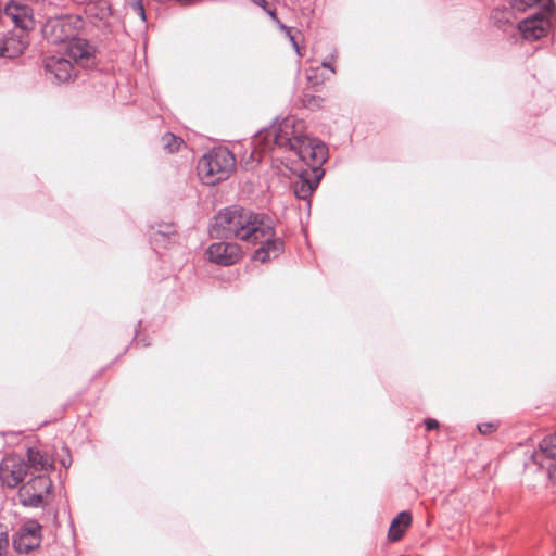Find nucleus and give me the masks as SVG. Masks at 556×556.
<instances>
[{"label":"nucleus","instance_id":"nucleus-1","mask_svg":"<svg viewBox=\"0 0 556 556\" xmlns=\"http://www.w3.org/2000/svg\"><path fill=\"white\" fill-rule=\"evenodd\" d=\"M213 231L217 237H235L261 244L253 255L261 263L276 258L283 249L282 241L275 237L273 219L249 208L230 206L222 210L214 218Z\"/></svg>","mask_w":556,"mask_h":556},{"label":"nucleus","instance_id":"nucleus-2","mask_svg":"<svg viewBox=\"0 0 556 556\" xmlns=\"http://www.w3.org/2000/svg\"><path fill=\"white\" fill-rule=\"evenodd\" d=\"M91 55L87 41L75 38L66 42L61 51L46 59L45 70L58 83H68L76 75V66L87 65Z\"/></svg>","mask_w":556,"mask_h":556},{"label":"nucleus","instance_id":"nucleus-3","mask_svg":"<svg viewBox=\"0 0 556 556\" xmlns=\"http://www.w3.org/2000/svg\"><path fill=\"white\" fill-rule=\"evenodd\" d=\"M305 135V124L302 119L286 117L270 129L260 131L254 143L256 152H266L275 146L291 150L298 139Z\"/></svg>","mask_w":556,"mask_h":556},{"label":"nucleus","instance_id":"nucleus-4","mask_svg":"<svg viewBox=\"0 0 556 556\" xmlns=\"http://www.w3.org/2000/svg\"><path fill=\"white\" fill-rule=\"evenodd\" d=\"M236 168V159L227 148H216L198 162V176L207 185H217L230 177Z\"/></svg>","mask_w":556,"mask_h":556},{"label":"nucleus","instance_id":"nucleus-5","mask_svg":"<svg viewBox=\"0 0 556 556\" xmlns=\"http://www.w3.org/2000/svg\"><path fill=\"white\" fill-rule=\"evenodd\" d=\"M52 481L47 473L38 475L28 480L18 491V497L24 506L42 507L49 503Z\"/></svg>","mask_w":556,"mask_h":556},{"label":"nucleus","instance_id":"nucleus-6","mask_svg":"<svg viewBox=\"0 0 556 556\" xmlns=\"http://www.w3.org/2000/svg\"><path fill=\"white\" fill-rule=\"evenodd\" d=\"M291 151H294L299 159L307 165L306 169H320V165L327 159L326 146L306 135L295 141Z\"/></svg>","mask_w":556,"mask_h":556},{"label":"nucleus","instance_id":"nucleus-7","mask_svg":"<svg viewBox=\"0 0 556 556\" xmlns=\"http://www.w3.org/2000/svg\"><path fill=\"white\" fill-rule=\"evenodd\" d=\"M525 466L545 468L548 478L556 481V433L542 440L539 451L531 453L530 460Z\"/></svg>","mask_w":556,"mask_h":556},{"label":"nucleus","instance_id":"nucleus-8","mask_svg":"<svg viewBox=\"0 0 556 556\" xmlns=\"http://www.w3.org/2000/svg\"><path fill=\"white\" fill-rule=\"evenodd\" d=\"M205 254L211 263L231 266L241 260L242 250L237 243L222 241L210 244Z\"/></svg>","mask_w":556,"mask_h":556},{"label":"nucleus","instance_id":"nucleus-9","mask_svg":"<svg viewBox=\"0 0 556 556\" xmlns=\"http://www.w3.org/2000/svg\"><path fill=\"white\" fill-rule=\"evenodd\" d=\"M27 465L17 455H9L0 465V479L9 488L17 486L26 476Z\"/></svg>","mask_w":556,"mask_h":556},{"label":"nucleus","instance_id":"nucleus-10","mask_svg":"<svg viewBox=\"0 0 556 556\" xmlns=\"http://www.w3.org/2000/svg\"><path fill=\"white\" fill-rule=\"evenodd\" d=\"M41 542V525L31 523V527H22L16 538L13 540V546L17 553H29L39 547Z\"/></svg>","mask_w":556,"mask_h":556},{"label":"nucleus","instance_id":"nucleus-11","mask_svg":"<svg viewBox=\"0 0 556 556\" xmlns=\"http://www.w3.org/2000/svg\"><path fill=\"white\" fill-rule=\"evenodd\" d=\"M320 177V169H303L293 181L295 197L303 200L307 199L317 188Z\"/></svg>","mask_w":556,"mask_h":556},{"label":"nucleus","instance_id":"nucleus-12","mask_svg":"<svg viewBox=\"0 0 556 556\" xmlns=\"http://www.w3.org/2000/svg\"><path fill=\"white\" fill-rule=\"evenodd\" d=\"M549 27V21L541 14H535L521 21L518 25L525 39L536 40L544 37Z\"/></svg>","mask_w":556,"mask_h":556},{"label":"nucleus","instance_id":"nucleus-13","mask_svg":"<svg viewBox=\"0 0 556 556\" xmlns=\"http://www.w3.org/2000/svg\"><path fill=\"white\" fill-rule=\"evenodd\" d=\"M4 14L24 30L33 27V10L28 5L12 0L5 5Z\"/></svg>","mask_w":556,"mask_h":556},{"label":"nucleus","instance_id":"nucleus-14","mask_svg":"<svg viewBox=\"0 0 556 556\" xmlns=\"http://www.w3.org/2000/svg\"><path fill=\"white\" fill-rule=\"evenodd\" d=\"M28 466L36 471L48 472L54 469V460L47 453H42L37 447L27 450Z\"/></svg>","mask_w":556,"mask_h":556},{"label":"nucleus","instance_id":"nucleus-15","mask_svg":"<svg viewBox=\"0 0 556 556\" xmlns=\"http://www.w3.org/2000/svg\"><path fill=\"white\" fill-rule=\"evenodd\" d=\"M25 47V42L15 36H0V56L2 58L13 59L20 55Z\"/></svg>","mask_w":556,"mask_h":556},{"label":"nucleus","instance_id":"nucleus-16","mask_svg":"<svg viewBox=\"0 0 556 556\" xmlns=\"http://www.w3.org/2000/svg\"><path fill=\"white\" fill-rule=\"evenodd\" d=\"M412 523H390L388 539L390 542L400 541Z\"/></svg>","mask_w":556,"mask_h":556},{"label":"nucleus","instance_id":"nucleus-17","mask_svg":"<svg viewBox=\"0 0 556 556\" xmlns=\"http://www.w3.org/2000/svg\"><path fill=\"white\" fill-rule=\"evenodd\" d=\"M162 143L164 149L169 152L178 151L179 147L184 143L182 139L175 135L167 132L162 137Z\"/></svg>","mask_w":556,"mask_h":556},{"label":"nucleus","instance_id":"nucleus-18","mask_svg":"<svg viewBox=\"0 0 556 556\" xmlns=\"http://www.w3.org/2000/svg\"><path fill=\"white\" fill-rule=\"evenodd\" d=\"M539 0H509L513 8L525 11L527 8H531L535 3H538Z\"/></svg>","mask_w":556,"mask_h":556},{"label":"nucleus","instance_id":"nucleus-19","mask_svg":"<svg viewBox=\"0 0 556 556\" xmlns=\"http://www.w3.org/2000/svg\"><path fill=\"white\" fill-rule=\"evenodd\" d=\"M497 429V424L495 422H483L478 425V430L482 434H490Z\"/></svg>","mask_w":556,"mask_h":556},{"label":"nucleus","instance_id":"nucleus-20","mask_svg":"<svg viewBox=\"0 0 556 556\" xmlns=\"http://www.w3.org/2000/svg\"><path fill=\"white\" fill-rule=\"evenodd\" d=\"M280 27H281L283 30H286V34H287V36L290 38V40H291V42H292V46H293L294 50L296 51V53H298L299 55H301V53H300V47H299V45H298V42H296V40H295L294 36L291 34V29H290V28H288L287 26L282 25V24L280 25Z\"/></svg>","mask_w":556,"mask_h":556},{"label":"nucleus","instance_id":"nucleus-21","mask_svg":"<svg viewBox=\"0 0 556 556\" xmlns=\"http://www.w3.org/2000/svg\"><path fill=\"white\" fill-rule=\"evenodd\" d=\"M392 521H412V515L409 511L407 510H403L401 513H399L393 519Z\"/></svg>","mask_w":556,"mask_h":556},{"label":"nucleus","instance_id":"nucleus-22","mask_svg":"<svg viewBox=\"0 0 556 556\" xmlns=\"http://www.w3.org/2000/svg\"><path fill=\"white\" fill-rule=\"evenodd\" d=\"M0 543H1V548L7 551V548L9 546V541H8L7 532L2 529V523H0Z\"/></svg>","mask_w":556,"mask_h":556},{"label":"nucleus","instance_id":"nucleus-23","mask_svg":"<svg viewBox=\"0 0 556 556\" xmlns=\"http://www.w3.org/2000/svg\"><path fill=\"white\" fill-rule=\"evenodd\" d=\"M303 102L307 108L319 106V99L314 96L305 99Z\"/></svg>","mask_w":556,"mask_h":556},{"label":"nucleus","instance_id":"nucleus-24","mask_svg":"<svg viewBox=\"0 0 556 556\" xmlns=\"http://www.w3.org/2000/svg\"><path fill=\"white\" fill-rule=\"evenodd\" d=\"M134 10L141 16L142 20L146 18L144 9L141 1H136L134 3Z\"/></svg>","mask_w":556,"mask_h":556},{"label":"nucleus","instance_id":"nucleus-25","mask_svg":"<svg viewBox=\"0 0 556 556\" xmlns=\"http://www.w3.org/2000/svg\"><path fill=\"white\" fill-rule=\"evenodd\" d=\"M425 425L428 430L437 429L439 427V422L435 419H427Z\"/></svg>","mask_w":556,"mask_h":556},{"label":"nucleus","instance_id":"nucleus-26","mask_svg":"<svg viewBox=\"0 0 556 556\" xmlns=\"http://www.w3.org/2000/svg\"><path fill=\"white\" fill-rule=\"evenodd\" d=\"M321 65L324 67H326V68L331 70V72L334 73V68L331 66V62L330 61L325 60V61H323Z\"/></svg>","mask_w":556,"mask_h":556},{"label":"nucleus","instance_id":"nucleus-27","mask_svg":"<svg viewBox=\"0 0 556 556\" xmlns=\"http://www.w3.org/2000/svg\"><path fill=\"white\" fill-rule=\"evenodd\" d=\"M258 5H261L265 11H267L269 8H268V3L266 0H260L258 2Z\"/></svg>","mask_w":556,"mask_h":556},{"label":"nucleus","instance_id":"nucleus-28","mask_svg":"<svg viewBox=\"0 0 556 556\" xmlns=\"http://www.w3.org/2000/svg\"><path fill=\"white\" fill-rule=\"evenodd\" d=\"M266 12L270 15V17H271L273 20L277 21V16H276V12H275V10H271V9L269 8Z\"/></svg>","mask_w":556,"mask_h":556}]
</instances>
